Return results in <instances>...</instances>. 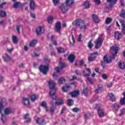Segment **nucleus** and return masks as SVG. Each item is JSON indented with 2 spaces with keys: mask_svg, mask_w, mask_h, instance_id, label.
<instances>
[{
  "mask_svg": "<svg viewBox=\"0 0 125 125\" xmlns=\"http://www.w3.org/2000/svg\"><path fill=\"white\" fill-rule=\"evenodd\" d=\"M3 108V104L2 103H0V114H1V121H2V123L4 124L5 123L6 119H4V117H3V114L1 113V111Z\"/></svg>",
  "mask_w": 125,
  "mask_h": 125,
  "instance_id": "nucleus-8",
  "label": "nucleus"
},
{
  "mask_svg": "<svg viewBox=\"0 0 125 125\" xmlns=\"http://www.w3.org/2000/svg\"><path fill=\"white\" fill-rule=\"evenodd\" d=\"M83 6L86 9L87 8H89V3L88 2V1L85 2L83 4Z\"/></svg>",
  "mask_w": 125,
  "mask_h": 125,
  "instance_id": "nucleus-38",
  "label": "nucleus"
},
{
  "mask_svg": "<svg viewBox=\"0 0 125 125\" xmlns=\"http://www.w3.org/2000/svg\"><path fill=\"white\" fill-rule=\"evenodd\" d=\"M103 42V41H102V39L101 38H98L97 40L95 42V44H96L95 48H96V49H98V48L101 47Z\"/></svg>",
  "mask_w": 125,
  "mask_h": 125,
  "instance_id": "nucleus-3",
  "label": "nucleus"
},
{
  "mask_svg": "<svg viewBox=\"0 0 125 125\" xmlns=\"http://www.w3.org/2000/svg\"><path fill=\"white\" fill-rule=\"evenodd\" d=\"M94 2L97 5H99V4L101 3V1H100V0H94Z\"/></svg>",
  "mask_w": 125,
  "mask_h": 125,
  "instance_id": "nucleus-49",
  "label": "nucleus"
},
{
  "mask_svg": "<svg viewBox=\"0 0 125 125\" xmlns=\"http://www.w3.org/2000/svg\"><path fill=\"white\" fill-rule=\"evenodd\" d=\"M68 61L71 63H73L75 61V55L71 54L68 56Z\"/></svg>",
  "mask_w": 125,
  "mask_h": 125,
  "instance_id": "nucleus-20",
  "label": "nucleus"
},
{
  "mask_svg": "<svg viewBox=\"0 0 125 125\" xmlns=\"http://www.w3.org/2000/svg\"><path fill=\"white\" fill-rule=\"evenodd\" d=\"M110 99L111 101H112L114 102V101H116V98H115V96L114 95V94L111 93L109 94Z\"/></svg>",
  "mask_w": 125,
  "mask_h": 125,
  "instance_id": "nucleus-31",
  "label": "nucleus"
},
{
  "mask_svg": "<svg viewBox=\"0 0 125 125\" xmlns=\"http://www.w3.org/2000/svg\"><path fill=\"white\" fill-rule=\"evenodd\" d=\"M39 97L36 95H33L30 96V99L33 102H35V100H37Z\"/></svg>",
  "mask_w": 125,
  "mask_h": 125,
  "instance_id": "nucleus-26",
  "label": "nucleus"
},
{
  "mask_svg": "<svg viewBox=\"0 0 125 125\" xmlns=\"http://www.w3.org/2000/svg\"><path fill=\"white\" fill-rule=\"evenodd\" d=\"M75 23L76 26H78L80 30H85L87 27L84 21L81 19H78L76 20L75 21L72 23L73 25Z\"/></svg>",
  "mask_w": 125,
  "mask_h": 125,
  "instance_id": "nucleus-2",
  "label": "nucleus"
},
{
  "mask_svg": "<svg viewBox=\"0 0 125 125\" xmlns=\"http://www.w3.org/2000/svg\"><path fill=\"white\" fill-rule=\"evenodd\" d=\"M66 110V107L63 106L62 109V111L61 112V115H62V114L64 113V112Z\"/></svg>",
  "mask_w": 125,
  "mask_h": 125,
  "instance_id": "nucleus-52",
  "label": "nucleus"
},
{
  "mask_svg": "<svg viewBox=\"0 0 125 125\" xmlns=\"http://www.w3.org/2000/svg\"><path fill=\"white\" fill-rule=\"evenodd\" d=\"M120 109V104H114L112 105V110L114 113H117Z\"/></svg>",
  "mask_w": 125,
  "mask_h": 125,
  "instance_id": "nucleus-9",
  "label": "nucleus"
},
{
  "mask_svg": "<svg viewBox=\"0 0 125 125\" xmlns=\"http://www.w3.org/2000/svg\"><path fill=\"white\" fill-rule=\"evenodd\" d=\"M36 122L37 124H39V125H45V121H44V120L43 119L40 121V119L38 118L37 119H36Z\"/></svg>",
  "mask_w": 125,
  "mask_h": 125,
  "instance_id": "nucleus-18",
  "label": "nucleus"
},
{
  "mask_svg": "<svg viewBox=\"0 0 125 125\" xmlns=\"http://www.w3.org/2000/svg\"><path fill=\"white\" fill-rule=\"evenodd\" d=\"M98 55V53L97 52H94L93 53L91 54V56L94 58H94H96V56H97Z\"/></svg>",
  "mask_w": 125,
  "mask_h": 125,
  "instance_id": "nucleus-45",
  "label": "nucleus"
},
{
  "mask_svg": "<svg viewBox=\"0 0 125 125\" xmlns=\"http://www.w3.org/2000/svg\"><path fill=\"white\" fill-rule=\"evenodd\" d=\"M65 82H66V80L64 79V78L62 77L59 79L58 83L59 84H62L63 83H65Z\"/></svg>",
  "mask_w": 125,
  "mask_h": 125,
  "instance_id": "nucleus-32",
  "label": "nucleus"
},
{
  "mask_svg": "<svg viewBox=\"0 0 125 125\" xmlns=\"http://www.w3.org/2000/svg\"><path fill=\"white\" fill-rule=\"evenodd\" d=\"M49 59L47 58L44 59V62L45 63H48L49 62Z\"/></svg>",
  "mask_w": 125,
  "mask_h": 125,
  "instance_id": "nucleus-61",
  "label": "nucleus"
},
{
  "mask_svg": "<svg viewBox=\"0 0 125 125\" xmlns=\"http://www.w3.org/2000/svg\"><path fill=\"white\" fill-rule=\"evenodd\" d=\"M60 65L61 66V68L62 69H63V68H64L65 67V63H64L63 62H60Z\"/></svg>",
  "mask_w": 125,
  "mask_h": 125,
  "instance_id": "nucleus-56",
  "label": "nucleus"
},
{
  "mask_svg": "<svg viewBox=\"0 0 125 125\" xmlns=\"http://www.w3.org/2000/svg\"><path fill=\"white\" fill-rule=\"evenodd\" d=\"M86 71L88 73L85 74V76H88L90 75V69L89 68H86Z\"/></svg>",
  "mask_w": 125,
  "mask_h": 125,
  "instance_id": "nucleus-53",
  "label": "nucleus"
},
{
  "mask_svg": "<svg viewBox=\"0 0 125 125\" xmlns=\"http://www.w3.org/2000/svg\"><path fill=\"white\" fill-rule=\"evenodd\" d=\"M94 59V58H93L92 56L89 57L88 58V60L89 62H92L93 61V60Z\"/></svg>",
  "mask_w": 125,
  "mask_h": 125,
  "instance_id": "nucleus-51",
  "label": "nucleus"
},
{
  "mask_svg": "<svg viewBox=\"0 0 125 125\" xmlns=\"http://www.w3.org/2000/svg\"><path fill=\"white\" fill-rule=\"evenodd\" d=\"M2 57L5 62H8V61H10V60H11V58H10V56H9V55L6 53L3 55Z\"/></svg>",
  "mask_w": 125,
  "mask_h": 125,
  "instance_id": "nucleus-11",
  "label": "nucleus"
},
{
  "mask_svg": "<svg viewBox=\"0 0 125 125\" xmlns=\"http://www.w3.org/2000/svg\"><path fill=\"white\" fill-rule=\"evenodd\" d=\"M89 117H90V113L86 114L84 115V119L85 120H87Z\"/></svg>",
  "mask_w": 125,
  "mask_h": 125,
  "instance_id": "nucleus-50",
  "label": "nucleus"
},
{
  "mask_svg": "<svg viewBox=\"0 0 125 125\" xmlns=\"http://www.w3.org/2000/svg\"><path fill=\"white\" fill-rule=\"evenodd\" d=\"M106 1L110 3V5H114L117 3L118 0H106Z\"/></svg>",
  "mask_w": 125,
  "mask_h": 125,
  "instance_id": "nucleus-25",
  "label": "nucleus"
},
{
  "mask_svg": "<svg viewBox=\"0 0 125 125\" xmlns=\"http://www.w3.org/2000/svg\"><path fill=\"white\" fill-rule=\"evenodd\" d=\"M22 101L23 102V104L26 106H29V105H30V102L29 101V99L27 98H23L22 99Z\"/></svg>",
  "mask_w": 125,
  "mask_h": 125,
  "instance_id": "nucleus-19",
  "label": "nucleus"
},
{
  "mask_svg": "<svg viewBox=\"0 0 125 125\" xmlns=\"http://www.w3.org/2000/svg\"><path fill=\"white\" fill-rule=\"evenodd\" d=\"M60 9L62 13H66V12L68 11V8L67 4H65V3H62L60 6Z\"/></svg>",
  "mask_w": 125,
  "mask_h": 125,
  "instance_id": "nucleus-5",
  "label": "nucleus"
},
{
  "mask_svg": "<svg viewBox=\"0 0 125 125\" xmlns=\"http://www.w3.org/2000/svg\"><path fill=\"white\" fill-rule=\"evenodd\" d=\"M87 81L90 83V84H92L93 83V81H92V79L91 78L88 77L87 78Z\"/></svg>",
  "mask_w": 125,
  "mask_h": 125,
  "instance_id": "nucleus-48",
  "label": "nucleus"
},
{
  "mask_svg": "<svg viewBox=\"0 0 125 125\" xmlns=\"http://www.w3.org/2000/svg\"><path fill=\"white\" fill-rule=\"evenodd\" d=\"M93 41V39H91L88 42V46L89 48H90V49H91V48L93 47V43H92Z\"/></svg>",
  "mask_w": 125,
  "mask_h": 125,
  "instance_id": "nucleus-30",
  "label": "nucleus"
},
{
  "mask_svg": "<svg viewBox=\"0 0 125 125\" xmlns=\"http://www.w3.org/2000/svg\"><path fill=\"white\" fill-rule=\"evenodd\" d=\"M69 88H70V85L66 84L65 86L62 87V90L63 91V92H67Z\"/></svg>",
  "mask_w": 125,
  "mask_h": 125,
  "instance_id": "nucleus-24",
  "label": "nucleus"
},
{
  "mask_svg": "<svg viewBox=\"0 0 125 125\" xmlns=\"http://www.w3.org/2000/svg\"><path fill=\"white\" fill-rule=\"evenodd\" d=\"M102 87H103L102 85H98V88L96 89L95 92L97 93H98L99 92V90H101V89L102 88Z\"/></svg>",
  "mask_w": 125,
  "mask_h": 125,
  "instance_id": "nucleus-41",
  "label": "nucleus"
},
{
  "mask_svg": "<svg viewBox=\"0 0 125 125\" xmlns=\"http://www.w3.org/2000/svg\"><path fill=\"white\" fill-rule=\"evenodd\" d=\"M98 113L100 118H101V117H104V116H105L103 110H102V109H101V108H99L98 109Z\"/></svg>",
  "mask_w": 125,
  "mask_h": 125,
  "instance_id": "nucleus-16",
  "label": "nucleus"
},
{
  "mask_svg": "<svg viewBox=\"0 0 125 125\" xmlns=\"http://www.w3.org/2000/svg\"><path fill=\"white\" fill-rule=\"evenodd\" d=\"M56 72H57V73H59V72H60V71H61V70L62 69V68L58 67L57 68H55Z\"/></svg>",
  "mask_w": 125,
  "mask_h": 125,
  "instance_id": "nucleus-57",
  "label": "nucleus"
},
{
  "mask_svg": "<svg viewBox=\"0 0 125 125\" xmlns=\"http://www.w3.org/2000/svg\"><path fill=\"white\" fill-rule=\"evenodd\" d=\"M79 108L78 107H75L72 109L73 112H74L75 113H77L79 111Z\"/></svg>",
  "mask_w": 125,
  "mask_h": 125,
  "instance_id": "nucleus-54",
  "label": "nucleus"
},
{
  "mask_svg": "<svg viewBox=\"0 0 125 125\" xmlns=\"http://www.w3.org/2000/svg\"><path fill=\"white\" fill-rule=\"evenodd\" d=\"M69 42L71 45H74V44L75 43V38H74V35H72V39L71 41H69Z\"/></svg>",
  "mask_w": 125,
  "mask_h": 125,
  "instance_id": "nucleus-40",
  "label": "nucleus"
},
{
  "mask_svg": "<svg viewBox=\"0 0 125 125\" xmlns=\"http://www.w3.org/2000/svg\"><path fill=\"white\" fill-rule=\"evenodd\" d=\"M17 30L18 33H20V25H18L17 26Z\"/></svg>",
  "mask_w": 125,
  "mask_h": 125,
  "instance_id": "nucleus-64",
  "label": "nucleus"
},
{
  "mask_svg": "<svg viewBox=\"0 0 125 125\" xmlns=\"http://www.w3.org/2000/svg\"><path fill=\"white\" fill-rule=\"evenodd\" d=\"M0 17H5L6 16V13L4 11H1L0 13Z\"/></svg>",
  "mask_w": 125,
  "mask_h": 125,
  "instance_id": "nucleus-42",
  "label": "nucleus"
},
{
  "mask_svg": "<svg viewBox=\"0 0 125 125\" xmlns=\"http://www.w3.org/2000/svg\"><path fill=\"white\" fill-rule=\"evenodd\" d=\"M20 5V2H15L14 3V5L13 6V7L14 8H17V7H19V6Z\"/></svg>",
  "mask_w": 125,
  "mask_h": 125,
  "instance_id": "nucleus-39",
  "label": "nucleus"
},
{
  "mask_svg": "<svg viewBox=\"0 0 125 125\" xmlns=\"http://www.w3.org/2000/svg\"><path fill=\"white\" fill-rule=\"evenodd\" d=\"M73 3H74V0H66L64 4H66L67 6H71Z\"/></svg>",
  "mask_w": 125,
  "mask_h": 125,
  "instance_id": "nucleus-22",
  "label": "nucleus"
},
{
  "mask_svg": "<svg viewBox=\"0 0 125 125\" xmlns=\"http://www.w3.org/2000/svg\"><path fill=\"white\" fill-rule=\"evenodd\" d=\"M120 16L122 18H125V11L124 10L121 11V13L120 14Z\"/></svg>",
  "mask_w": 125,
  "mask_h": 125,
  "instance_id": "nucleus-47",
  "label": "nucleus"
},
{
  "mask_svg": "<svg viewBox=\"0 0 125 125\" xmlns=\"http://www.w3.org/2000/svg\"><path fill=\"white\" fill-rule=\"evenodd\" d=\"M56 30L58 33H60L61 31V23L60 22H58L56 23Z\"/></svg>",
  "mask_w": 125,
  "mask_h": 125,
  "instance_id": "nucleus-12",
  "label": "nucleus"
},
{
  "mask_svg": "<svg viewBox=\"0 0 125 125\" xmlns=\"http://www.w3.org/2000/svg\"><path fill=\"white\" fill-rule=\"evenodd\" d=\"M5 115H10L12 114V110L10 108H6L4 111Z\"/></svg>",
  "mask_w": 125,
  "mask_h": 125,
  "instance_id": "nucleus-15",
  "label": "nucleus"
},
{
  "mask_svg": "<svg viewBox=\"0 0 125 125\" xmlns=\"http://www.w3.org/2000/svg\"><path fill=\"white\" fill-rule=\"evenodd\" d=\"M12 40L14 43L17 44L18 41H17V37L16 36H13Z\"/></svg>",
  "mask_w": 125,
  "mask_h": 125,
  "instance_id": "nucleus-43",
  "label": "nucleus"
},
{
  "mask_svg": "<svg viewBox=\"0 0 125 125\" xmlns=\"http://www.w3.org/2000/svg\"><path fill=\"white\" fill-rule=\"evenodd\" d=\"M41 106H42V107H44L46 110V112H48V108H47V106H46V103L45 102H42Z\"/></svg>",
  "mask_w": 125,
  "mask_h": 125,
  "instance_id": "nucleus-29",
  "label": "nucleus"
},
{
  "mask_svg": "<svg viewBox=\"0 0 125 125\" xmlns=\"http://www.w3.org/2000/svg\"><path fill=\"white\" fill-rule=\"evenodd\" d=\"M48 84L50 89V96L52 98L53 100H56V96H55L56 92V87H55V85H56V83L54 81L50 80L48 81Z\"/></svg>",
  "mask_w": 125,
  "mask_h": 125,
  "instance_id": "nucleus-1",
  "label": "nucleus"
},
{
  "mask_svg": "<svg viewBox=\"0 0 125 125\" xmlns=\"http://www.w3.org/2000/svg\"><path fill=\"white\" fill-rule=\"evenodd\" d=\"M87 92H88V89L86 87L83 88V93L85 94V95H87Z\"/></svg>",
  "mask_w": 125,
  "mask_h": 125,
  "instance_id": "nucleus-46",
  "label": "nucleus"
},
{
  "mask_svg": "<svg viewBox=\"0 0 125 125\" xmlns=\"http://www.w3.org/2000/svg\"><path fill=\"white\" fill-rule=\"evenodd\" d=\"M67 105L68 106H73L74 105V102L72 99H68L67 100Z\"/></svg>",
  "mask_w": 125,
  "mask_h": 125,
  "instance_id": "nucleus-33",
  "label": "nucleus"
},
{
  "mask_svg": "<svg viewBox=\"0 0 125 125\" xmlns=\"http://www.w3.org/2000/svg\"><path fill=\"white\" fill-rule=\"evenodd\" d=\"M115 37L116 40L119 41L121 38H122V33L119 32V31H116L114 33Z\"/></svg>",
  "mask_w": 125,
  "mask_h": 125,
  "instance_id": "nucleus-14",
  "label": "nucleus"
},
{
  "mask_svg": "<svg viewBox=\"0 0 125 125\" xmlns=\"http://www.w3.org/2000/svg\"><path fill=\"white\" fill-rule=\"evenodd\" d=\"M51 41L52 43H53V44H54L55 45H57V42H56V41H54V36L52 35L51 36Z\"/></svg>",
  "mask_w": 125,
  "mask_h": 125,
  "instance_id": "nucleus-36",
  "label": "nucleus"
},
{
  "mask_svg": "<svg viewBox=\"0 0 125 125\" xmlns=\"http://www.w3.org/2000/svg\"><path fill=\"white\" fill-rule=\"evenodd\" d=\"M104 61L106 62L107 64L112 62V58L111 57H107V56H105L104 57Z\"/></svg>",
  "mask_w": 125,
  "mask_h": 125,
  "instance_id": "nucleus-13",
  "label": "nucleus"
},
{
  "mask_svg": "<svg viewBox=\"0 0 125 125\" xmlns=\"http://www.w3.org/2000/svg\"><path fill=\"white\" fill-rule=\"evenodd\" d=\"M111 50L114 51V54H113V57H115L117 56V53H118V51H119V47L116 46H112L110 48Z\"/></svg>",
  "mask_w": 125,
  "mask_h": 125,
  "instance_id": "nucleus-6",
  "label": "nucleus"
},
{
  "mask_svg": "<svg viewBox=\"0 0 125 125\" xmlns=\"http://www.w3.org/2000/svg\"><path fill=\"white\" fill-rule=\"evenodd\" d=\"M58 0H53V3L55 5H56L58 3Z\"/></svg>",
  "mask_w": 125,
  "mask_h": 125,
  "instance_id": "nucleus-59",
  "label": "nucleus"
},
{
  "mask_svg": "<svg viewBox=\"0 0 125 125\" xmlns=\"http://www.w3.org/2000/svg\"><path fill=\"white\" fill-rule=\"evenodd\" d=\"M119 21L120 22L121 24V26L122 27V33L123 34V35H125V21L123 19L119 20Z\"/></svg>",
  "mask_w": 125,
  "mask_h": 125,
  "instance_id": "nucleus-7",
  "label": "nucleus"
},
{
  "mask_svg": "<svg viewBox=\"0 0 125 125\" xmlns=\"http://www.w3.org/2000/svg\"><path fill=\"white\" fill-rule=\"evenodd\" d=\"M112 21H113V19L112 18H107L105 20V23L106 24H110V23Z\"/></svg>",
  "mask_w": 125,
  "mask_h": 125,
  "instance_id": "nucleus-37",
  "label": "nucleus"
},
{
  "mask_svg": "<svg viewBox=\"0 0 125 125\" xmlns=\"http://www.w3.org/2000/svg\"><path fill=\"white\" fill-rule=\"evenodd\" d=\"M47 20L48 23H51L53 20V17L52 16H49L47 18Z\"/></svg>",
  "mask_w": 125,
  "mask_h": 125,
  "instance_id": "nucleus-44",
  "label": "nucleus"
},
{
  "mask_svg": "<svg viewBox=\"0 0 125 125\" xmlns=\"http://www.w3.org/2000/svg\"><path fill=\"white\" fill-rule=\"evenodd\" d=\"M39 70L43 75H46V73L48 72V66L41 65L39 67Z\"/></svg>",
  "mask_w": 125,
  "mask_h": 125,
  "instance_id": "nucleus-4",
  "label": "nucleus"
},
{
  "mask_svg": "<svg viewBox=\"0 0 125 125\" xmlns=\"http://www.w3.org/2000/svg\"><path fill=\"white\" fill-rule=\"evenodd\" d=\"M57 50L58 53H63V52H65V50L64 49V48L62 47L58 48Z\"/></svg>",
  "mask_w": 125,
  "mask_h": 125,
  "instance_id": "nucleus-35",
  "label": "nucleus"
},
{
  "mask_svg": "<svg viewBox=\"0 0 125 125\" xmlns=\"http://www.w3.org/2000/svg\"><path fill=\"white\" fill-rule=\"evenodd\" d=\"M30 8L31 10L35 9V1L33 0H31L30 2Z\"/></svg>",
  "mask_w": 125,
  "mask_h": 125,
  "instance_id": "nucleus-23",
  "label": "nucleus"
},
{
  "mask_svg": "<svg viewBox=\"0 0 125 125\" xmlns=\"http://www.w3.org/2000/svg\"><path fill=\"white\" fill-rule=\"evenodd\" d=\"M125 113V109H122L121 110L120 114H119V116L121 117V116L124 115V113Z\"/></svg>",
  "mask_w": 125,
  "mask_h": 125,
  "instance_id": "nucleus-55",
  "label": "nucleus"
},
{
  "mask_svg": "<svg viewBox=\"0 0 125 125\" xmlns=\"http://www.w3.org/2000/svg\"><path fill=\"white\" fill-rule=\"evenodd\" d=\"M119 67L120 69H125V62L123 61L120 62L119 63Z\"/></svg>",
  "mask_w": 125,
  "mask_h": 125,
  "instance_id": "nucleus-28",
  "label": "nucleus"
},
{
  "mask_svg": "<svg viewBox=\"0 0 125 125\" xmlns=\"http://www.w3.org/2000/svg\"><path fill=\"white\" fill-rule=\"evenodd\" d=\"M83 36L82 35V34H80L79 37H78V42H82V38Z\"/></svg>",
  "mask_w": 125,
  "mask_h": 125,
  "instance_id": "nucleus-58",
  "label": "nucleus"
},
{
  "mask_svg": "<svg viewBox=\"0 0 125 125\" xmlns=\"http://www.w3.org/2000/svg\"><path fill=\"white\" fill-rule=\"evenodd\" d=\"M64 104V102L62 100H60L58 102H56L55 104L56 106H59L60 105H62Z\"/></svg>",
  "mask_w": 125,
  "mask_h": 125,
  "instance_id": "nucleus-27",
  "label": "nucleus"
},
{
  "mask_svg": "<svg viewBox=\"0 0 125 125\" xmlns=\"http://www.w3.org/2000/svg\"><path fill=\"white\" fill-rule=\"evenodd\" d=\"M102 78L104 80H107V75L106 74H103Z\"/></svg>",
  "mask_w": 125,
  "mask_h": 125,
  "instance_id": "nucleus-60",
  "label": "nucleus"
},
{
  "mask_svg": "<svg viewBox=\"0 0 125 125\" xmlns=\"http://www.w3.org/2000/svg\"><path fill=\"white\" fill-rule=\"evenodd\" d=\"M36 44H37V40H33L30 42L29 46L34 47Z\"/></svg>",
  "mask_w": 125,
  "mask_h": 125,
  "instance_id": "nucleus-34",
  "label": "nucleus"
},
{
  "mask_svg": "<svg viewBox=\"0 0 125 125\" xmlns=\"http://www.w3.org/2000/svg\"><path fill=\"white\" fill-rule=\"evenodd\" d=\"M92 19L93 20L94 22H95V23H99V19L98 18V17L97 16H96V15L93 14Z\"/></svg>",
  "mask_w": 125,
  "mask_h": 125,
  "instance_id": "nucleus-21",
  "label": "nucleus"
},
{
  "mask_svg": "<svg viewBox=\"0 0 125 125\" xmlns=\"http://www.w3.org/2000/svg\"><path fill=\"white\" fill-rule=\"evenodd\" d=\"M70 95L72 97H77L78 95H80V91H74L72 93H70Z\"/></svg>",
  "mask_w": 125,
  "mask_h": 125,
  "instance_id": "nucleus-17",
  "label": "nucleus"
},
{
  "mask_svg": "<svg viewBox=\"0 0 125 125\" xmlns=\"http://www.w3.org/2000/svg\"><path fill=\"white\" fill-rule=\"evenodd\" d=\"M24 119H25V120H27V119H29V114H27L25 115H24Z\"/></svg>",
  "mask_w": 125,
  "mask_h": 125,
  "instance_id": "nucleus-62",
  "label": "nucleus"
},
{
  "mask_svg": "<svg viewBox=\"0 0 125 125\" xmlns=\"http://www.w3.org/2000/svg\"><path fill=\"white\" fill-rule=\"evenodd\" d=\"M43 32V28L42 26H39L36 29V34H37V35H41V34H42Z\"/></svg>",
  "mask_w": 125,
  "mask_h": 125,
  "instance_id": "nucleus-10",
  "label": "nucleus"
},
{
  "mask_svg": "<svg viewBox=\"0 0 125 125\" xmlns=\"http://www.w3.org/2000/svg\"><path fill=\"white\" fill-rule=\"evenodd\" d=\"M83 60H81L80 61V66H83Z\"/></svg>",
  "mask_w": 125,
  "mask_h": 125,
  "instance_id": "nucleus-63",
  "label": "nucleus"
}]
</instances>
